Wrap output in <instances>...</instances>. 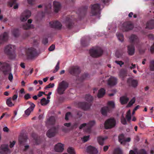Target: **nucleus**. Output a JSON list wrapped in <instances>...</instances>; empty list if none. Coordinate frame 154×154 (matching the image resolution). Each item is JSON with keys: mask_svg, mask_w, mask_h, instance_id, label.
Segmentation results:
<instances>
[{"mask_svg": "<svg viewBox=\"0 0 154 154\" xmlns=\"http://www.w3.org/2000/svg\"><path fill=\"white\" fill-rule=\"evenodd\" d=\"M150 69L151 71H154V60H152L150 63Z\"/></svg>", "mask_w": 154, "mask_h": 154, "instance_id": "nucleus-44", "label": "nucleus"}, {"mask_svg": "<svg viewBox=\"0 0 154 154\" xmlns=\"http://www.w3.org/2000/svg\"><path fill=\"white\" fill-rule=\"evenodd\" d=\"M127 82L131 86L134 87H136L138 85V82L137 80L131 78L128 79L127 81Z\"/></svg>", "mask_w": 154, "mask_h": 154, "instance_id": "nucleus-20", "label": "nucleus"}, {"mask_svg": "<svg viewBox=\"0 0 154 154\" xmlns=\"http://www.w3.org/2000/svg\"><path fill=\"white\" fill-rule=\"evenodd\" d=\"M86 99L88 101H91L93 99V97L90 95H87L85 97Z\"/></svg>", "mask_w": 154, "mask_h": 154, "instance_id": "nucleus-48", "label": "nucleus"}, {"mask_svg": "<svg viewBox=\"0 0 154 154\" xmlns=\"http://www.w3.org/2000/svg\"><path fill=\"white\" fill-rule=\"evenodd\" d=\"M17 97L18 96L17 94L14 95L11 98L12 101L15 102L16 101Z\"/></svg>", "mask_w": 154, "mask_h": 154, "instance_id": "nucleus-52", "label": "nucleus"}, {"mask_svg": "<svg viewBox=\"0 0 154 154\" xmlns=\"http://www.w3.org/2000/svg\"><path fill=\"white\" fill-rule=\"evenodd\" d=\"M66 25L69 28H71L73 26V23L71 20H69L66 22Z\"/></svg>", "mask_w": 154, "mask_h": 154, "instance_id": "nucleus-38", "label": "nucleus"}, {"mask_svg": "<svg viewBox=\"0 0 154 154\" xmlns=\"http://www.w3.org/2000/svg\"><path fill=\"white\" fill-rule=\"evenodd\" d=\"M105 94V90L104 88H102L100 89L97 94V97L99 98L102 97Z\"/></svg>", "mask_w": 154, "mask_h": 154, "instance_id": "nucleus-28", "label": "nucleus"}, {"mask_svg": "<svg viewBox=\"0 0 154 154\" xmlns=\"http://www.w3.org/2000/svg\"><path fill=\"white\" fill-rule=\"evenodd\" d=\"M109 110V109L108 107H104L101 109V113L103 115L106 116Z\"/></svg>", "mask_w": 154, "mask_h": 154, "instance_id": "nucleus-30", "label": "nucleus"}, {"mask_svg": "<svg viewBox=\"0 0 154 154\" xmlns=\"http://www.w3.org/2000/svg\"><path fill=\"white\" fill-rule=\"evenodd\" d=\"M10 150L8 149V145L2 144L0 146V153L1 154H7L10 153Z\"/></svg>", "mask_w": 154, "mask_h": 154, "instance_id": "nucleus-9", "label": "nucleus"}, {"mask_svg": "<svg viewBox=\"0 0 154 154\" xmlns=\"http://www.w3.org/2000/svg\"><path fill=\"white\" fill-rule=\"evenodd\" d=\"M55 48V46L54 45H52L48 48L49 51H52L54 50Z\"/></svg>", "mask_w": 154, "mask_h": 154, "instance_id": "nucleus-54", "label": "nucleus"}, {"mask_svg": "<svg viewBox=\"0 0 154 154\" xmlns=\"http://www.w3.org/2000/svg\"><path fill=\"white\" fill-rule=\"evenodd\" d=\"M54 86V83H50L48 85L46 86L45 87V89L48 88H53Z\"/></svg>", "mask_w": 154, "mask_h": 154, "instance_id": "nucleus-50", "label": "nucleus"}, {"mask_svg": "<svg viewBox=\"0 0 154 154\" xmlns=\"http://www.w3.org/2000/svg\"><path fill=\"white\" fill-rule=\"evenodd\" d=\"M55 68V69L53 72L54 73L56 72L58 70L59 68V66H56Z\"/></svg>", "mask_w": 154, "mask_h": 154, "instance_id": "nucleus-60", "label": "nucleus"}, {"mask_svg": "<svg viewBox=\"0 0 154 154\" xmlns=\"http://www.w3.org/2000/svg\"><path fill=\"white\" fill-rule=\"evenodd\" d=\"M57 132V130L55 128H53L48 131L47 135L48 137H51L54 136Z\"/></svg>", "mask_w": 154, "mask_h": 154, "instance_id": "nucleus-18", "label": "nucleus"}, {"mask_svg": "<svg viewBox=\"0 0 154 154\" xmlns=\"http://www.w3.org/2000/svg\"><path fill=\"white\" fill-rule=\"evenodd\" d=\"M117 83V80L116 78L111 77L108 81V85L111 86L116 85Z\"/></svg>", "mask_w": 154, "mask_h": 154, "instance_id": "nucleus-16", "label": "nucleus"}, {"mask_svg": "<svg viewBox=\"0 0 154 154\" xmlns=\"http://www.w3.org/2000/svg\"><path fill=\"white\" fill-rule=\"evenodd\" d=\"M12 34L15 37L18 36L19 34L18 30L17 29H14L12 31Z\"/></svg>", "mask_w": 154, "mask_h": 154, "instance_id": "nucleus-39", "label": "nucleus"}, {"mask_svg": "<svg viewBox=\"0 0 154 154\" xmlns=\"http://www.w3.org/2000/svg\"><path fill=\"white\" fill-rule=\"evenodd\" d=\"M33 71L32 69H30L29 70H27L24 72L25 75L26 76H28L30 74H31Z\"/></svg>", "mask_w": 154, "mask_h": 154, "instance_id": "nucleus-41", "label": "nucleus"}, {"mask_svg": "<svg viewBox=\"0 0 154 154\" xmlns=\"http://www.w3.org/2000/svg\"><path fill=\"white\" fill-rule=\"evenodd\" d=\"M95 124V122L94 121L90 122L88 123H83L79 127L80 129H83L85 130H89Z\"/></svg>", "mask_w": 154, "mask_h": 154, "instance_id": "nucleus-7", "label": "nucleus"}, {"mask_svg": "<svg viewBox=\"0 0 154 154\" xmlns=\"http://www.w3.org/2000/svg\"><path fill=\"white\" fill-rule=\"evenodd\" d=\"M24 97L26 99H28L30 98V95L29 94H27L24 96Z\"/></svg>", "mask_w": 154, "mask_h": 154, "instance_id": "nucleus-63", "label": "nucleus"}, {"mask_svg": "<svg viewBox=\"0 0 154 154\" xmlns=\"http://www.w3.org/2000/svg\"><path fill=\"white\" fill-rule=\"evenodd\" d=\"M150 51L152 53H153L154 52V43L153 45L151 48Z\"/></svg>", "mask_w": 154, "mask_h": 154, "instance_id": "nucleus-64", "label": "nucleus"}, {"mask_svg": "<svg viewBox=\"0 0 154 154\" xmlns=\"http://www.w3.org/2000/svg\"><path fill=\"white\" fill-rule=\"evenodd\" d=\"M121 121L122 123V124H123L124 125H125V124H126V119H125V118L124 117V116H123L122 118L121 119Z\"/></svg>", "mask_w": 154, "mask_h": 154, "instance_id": "nucleus-53", "label": "nucleus"}, {"mask_svg": "<svg viewBox=\"0 0 154 154\" xmlns=\"http://www.w3.org/2000/svg\"><path fill=\"white\" fill-rule=\"evenodd\" d=\"M15 141L14 140L11 141L10 142L9 146L10 148L13 147L15 143Z\"/></svg>", "mask_w": 154, "mask_h": 154, "instance_id": "nucleus-51", "label": "nucleus"}, {"mask_svg": "<svg viewBox=\"0 0 154 154\" xmlns=\"http://www.w3.org/2000/svg\"><path fill=\"white\" fill-rule=\"evenodd\" d=\"M50 26L52 28L59 29H61L62 26L60 23L57 21L51 22L50 23Z\"/></svg>", "mask_w": 154, "mask_h": 154, "instance_id": "nucleus-12", "label": "nucleus"}, {"mask_svg": "<svg viewBox=\"0 0 154 154\" xmlns=\"http://www.w3.org/2000/svg\"><path fill=\"white\" fill-rule=\"evenodd\" d=\"M53 6L54 12L57 13L60 10L61 5L59 2L54 1L53 3Z\"/></svg>", "mask_w": 154, "mask_h": 154, "instance_id": "nucleus-11", "label": "nucleus"}, {"mask_svg": "<svg viewBox=\"0 0 154 154\" xmlns=\"http://www.w3.org/2000/svg\"><path fill=\"white\" fill-rule=\"evenodd\" d=\"M100 8L98 4H95L92 6L91 13L92 15H95L99 11Z\"/></svg>", "mask_w": 154, "mask_h": 154, "instance_id": "nucleus-13", "label": "nucleus"}, {"mask_svg": "<svg viewBox=\"0 0 154 154\" xmlns=\"http://www.w3.org/2000/svg\"><path fill=\"white\" fill-rule=\"evenodd\" d=\"M81 107L85 110H86L89 109L90 106V104L84 102L80 103Z\"/></svg>", "mask_w": 154, "mask_h": 154, "instance_id": "nucleus-27", "label": "nucleus"}, {"mask_svg": "<svg viewBox=\"0 0 154 154\" xmlns=\"http://www.w3.org/2000/svg\"><path fill=\"white\" fill-rule=\"evenodd\" d=\"M135 101V100L134 98H133L129 103L127 107H130L132 106L134 103Z\"/></svg>", "mask_w": 154, "mask_h": 154, "instance_id": "nucleus-45", "label": "nucleus"}, {"mask_svg": "<svg viewBox=\"0 0 154 154\" xmlns=\"http://www.w3.org/2000/svg\"><path fill=\"white\" fill-rule=\"evenodd\" d=\"M87 151L91 154H97L98 152L97 149L91 146H88L87 149Z\"/></svg>", "mask_w": 154, "mask_h": 154, "instance_id": "nucleus-19", "label": "nucleus"}, {"mask_svg": "<svg viewBox=\"0 0 154 154\" xmlns=\"http://www.w3.org/2000/svg\"><path fill=\"white\" fill-rule=\"evenodd\" d=\"M26 52L27 56L30 58H33L37 55L35 49L33 48H28Z\"/></svg>", "mask_w": 154, "mask_h": 154, "instance_id": "nucleus-10", "label": "nucleus"}, {"mask_svg": "<svg viewBox=\"0 0 154 154\" xmlns=\"http://www.w3.org/2000/svg\"><path fill=\"white\" fill-rule=\"evenodd\" d=\"M133 27V25L131 24L128 22H125L121 26L120 29L122 31L126 32L132 29Z\"/></svg>", "mask_w": 154, "mask_h": 154, "instance_id": "nucleus-6", "label": "nucleus"}, {"mask_svg": "<svg viewBox=\"0 0 154 154\" xmlns=\"http://www.w3.org/2000/svg\"><path fill=\"white\" fill-rule=\"evenodd\" d=\"M137 153V149H135L134 151L131 150L130 151L129 154H136Z\"/></svg>", "mask_w": 154, "mask_h": 154, "instance_id": "nucleus-57", "label": "nucleus"}, {"mask_svg": "<svg viewBox=\"0 0 154 154\" xmlns=\"http://www.w3.org/2000/svg\"><path fill=\"white\" fill-rule=\"evenodd\" d=\"M14 103L15 102L12 101L11 97L8 98L6 100V103L9 107L14 106Z\"/></svg>", "mask_w": 154, "mask_h": 154, "instance_id": "nucleus-25", "label": "nucleus"}, {"mask_svg": "<svg viewBox=\"0 0 154 154\" xmlns=\"http://www.w3.org/2000/svg\"><path fill=\"white\" fill-rule=\"evenodd\" d=\"M116 35L119 41H120L121 42H122L123 41V35L122 34L117 33L116 34Z\"/></svg>", "mask_w": 154, "mask_h": 154, "instance_id": "nucleus-37", "label": "nucleus"}, {"mask_svg": "<svg viewBox=\"0 0 154 154\" xmlns=\"http://www.w3.org/2000/svg\"><path fill=\"white\" fill-rule=\"evenodd\" d=\"M128 52L129 55H133L134 53V48L133 45H129L128 47Z\"/></svg>", "mask_w": 154, "mask_h": 154, "instance_id": "nucleus-26", "label": "nucleus"}, {"mask_svg": "<svg viewBox=\"0 0 154 154\" xmlns=\"http://www.w3.org/2000/svg\"><path fill=\"white\" fill-rule=\"evenodd\" d=\"M30 105V107L25 111V114L27 116H29L31 112H32L35 107L34 104L31 102H29Z\"/></svg>", "mask_w": 154, "mask_h": 154, "instance_id": "nucleus-15", "label": "nucleus"}, {"mask_svg": "<svg viewBox=\"0 0 154 154\" xmlns=\"http://www.w3.org/2000/svg\"><path fill=\"white\" fill-rule=\"evenodd\" d=\"M119 140L121 144H125V139L123 134H121L119 136Z\"/></svg>", "mask_w": 154, "mask_h": 154, "instance_id": "nucleus-33", "label": "nucleus"}, {"mask_svg": "<svg viewBox=\"0 0 154 154\" xmlns=\"http://www.w3.org/2000/svg\"><path fill=\"white\" fill-rule=\"evenodd\" d=\"M34 27V26L32 25H30L26 24L23 26V28L24 29H29L30 28H32Z\"/></svg>", "mask_w": 154, "mask_h": 154, "instance_id": "nucleus-34", "label": "nucleus"}, {"mask_svg": "<svg viewBox=\"0 0 154 154\" xmlns=\"http://www.w3.org/2000/svg\"><path fill=\"white\" fill-rule=\"evenodd\" d=\"M13 76L12 74L11 73H10L9 74V76H8V79L9 80L11 81L13 79Z\"/></svg>", "mask_w": 154, "mask_h": 154, "instance_id": "nucleus-58", "label": "nucleus"}, {"mask_svg": "<svg viewBox=\"0 0 154 154\" xmlns=\"http://www.w3.org/2000/svg\"><path fill=\"white\" fill-rule=\"evenodd\" d=\"M116 124L115 119L113 118H110L107 120L105 122L104 127L106 129H108L113 128Z\"/></svg>", "mask_w": 154, "mask_h": 154, "instance_id": "nucleus-4", "label": "nucleus"}, {"mask_svg": "<svg viewBox=\"0 0 154 154\" xmlns=\"http://www.w3.org/2000/svg\"><path fill=\"white\" fill-rule=\"evenodd\" d=\"M136 67V65L135 64H131V66L129 67L130 69H134Z\"/></svg>", "mask_w": 154, "mask_h": 154, "instance_id": "nucleus-62", "label": "nucleus"}, {"mask_svg": "<svg viewBox=\"0 0 154 154\" xmlns=\"http://www.w3.org/2000/svg\"><path fill=\"white\" fill-rule=\"evenodd\" d=\"M72 117V115L70 112H68L66 114L65 119L66 120L68 119L69 118Z\"/></svg>", "mask_w": 154, "mask_h": 154, "instance_id": "nucleus-49", "label": "nucleus"}, {"mask_svg": "<svg viewBox=\"0 0 154 154\" xmlns=\"http://www.w3.org/2000/svg\"><path fill=\"white\" fill-rule=\"evenodd\" d=\"M55 121V119L54 117L51 116L48 119L46 122V125L49 124H52Z\"/></svg>", "mask_w": 154, "mask_h": 154, "instance_id": "nucleus-29", "label": "nucleus"}, {"mask_svg": "<svg viewBox=\"0 0 154 154\" xmlns=\"http://www.w3.org/2000/svg\"><path fill=\"white\" fill-rule=\"evenodd\" d=\"M67 152L69 154H75L74 149L72 147H69L67 149Z\"/></svg>", "mask_w": 154, "mask_h": 154, "instance_id": "nucleus-40", "label": "nucleus"}, {"mask_svg": "<svg viewBox=\"0 0 154 154\" xmlns=\"http://www.w3.org/2000/svg\"><path fill=\"white\" fill-rule=\"evenodd\" d=\"M115 62L117 64L121 66L124 64V63L121 61L116 60L115 61Z\"/></svg>", "mask_w": 154, "mask_h": 154, "instance_id": "nucleus-55", "label": "nucleus"}, {"mask_svg": "<svg viewBox=\"0 0 154 154\" xmlns=\"http://www.w3.org/2000/svg\"><path fill=\"white\" fill-rule=\"evenodd\" d=\"M89 138V136H85L81 138L82 141L85 142L88 140Z\"/></svg>", "mask_w": 154, "mask_h": 154, "instance_id": "nucleus-46", "label": "nucleus"}, {"mask_svg": "<svg viewBox=\"0 0 154 154\" xmlns=\"http://www.w3.org/2000/svg\"><path fill=\"white\" fill-rule=\"evenodd\" d=\"M16 0H11V2L9 3V4L10 7H11L12 6L13 4L15 3Z\"/></svg>", "mask_w": 154, "mask_h": 154, "instance_id": "nucleus-56", "label": "nucleus"}, {"mask_svg": "<svg viewBox=\"0 0 154 154\" xmlns=\"http://www.w3.org/2000/svg\"><path fill=\"white\" fill-rule=\"evenodd\" d=\"M119 76L122 79H123L124 76H125V72L123 71H121L119 73Z\"/></svg>", "mask_w": 154, "mask_h": 154, "instance_id": "nucleus-47", "label": "nucleus"}, {"mask_svg": "<svg viewBox=\"0 0 154 154\" xmlns=\"http://www.w3.org/2000/svg\"><path fill=\"white\" fill-rule=\"evenodd\" d=\"M64 145L63 144L59 143L55 145L54 149L56 152H62L64 149Z\"/></svg>", "mask_w": 154, "mask_h": 154, "instance_id": "nucleus-17", "label": "nucleus"}, {"mask_svg": "<svg viewBox=\"0 0 154 154\" xmlns=\"http://www.w3.org/2000/svg\"><path fill=\"white\" fill-rule=\"evenodd\" d=\"M68 87V84L66 81H63L60 82L57 89L58 93L60 95L63 94Z\"/></svg>", "mask_w": 154, "mask_h": 154, "instance_id": "nucleus-1", "label": "nucleus"}, {"mask_svg": "<svg viewBox=\"0 0 154 154\" xmlns=\"http://www.w3.org/2000/svg\"><path fill=\"white\" fill-rule=\"evenodd\" d=\"M146 28L152 29L154 28V20L148 21L146 23Z\"/></svg>", "mask_w": 154, "mask_h": 154, "instance_id": "nucleus-21", "label": "nucleus"}, {"mask_svg": "<svg viewBox=\"0 0 154 154\" xmlns=\"http://www.w3.org/2000/svg\"><path fill=\"white\" fill-rule=\"evenodd\" d=\"M137 36L135 35H131L129 38L130 41L131 42H135L137 39Z\"/></svg>", "mask_w": 154, "mask_h": 154, "instance_id": "nucleus-35", "label": "nucleus"}, {"mask_svg": "<svg viewBox=\"0 0 154 154\" xmlns=\"http://www.w3.org/2000/svg\"><path fill=\"white\" fill-rule=\"evenodd\" d=\"M107 139V137H99L97 138V140L99 143L101 145H103L104 144V140Z\"/></svg>", "mask_w": 154, "mask_h": 154, "instance_id": "nucleus-23", "label": "nucleus"}, {"mask_svg": "<svg viewBox=\"0 0 154 154\" xmlns=\"http://www.w3.org/2000/svg\"><path fill=\"white\" fill-rule=\"evenodd\" d=\"M16 49L15 47L13 45H9L5 46L4 49V52L7 54L11 55H13L15 56L14 51Z\"/></svg>", "mask_w": 154, "mask_h": 154, "instance_id": "nucleus-3", "label": "nucleus"}, {"mask_svg": "<svg viewBox=\"0 0 154 154\" xmlns=\"http://www.w3.org/2000/svg\"><path fill=\"white\" fill-rule=\"evenodd\" d=\"M49 101V100H46L45 98H43L41 100L40 102L42 105L45 106L47 105Z\"/></svg>", "mask_w": 154, "mask_h": 154, "instance_id": "nucleus-31", "label": "nucleus"}, {"mask_svg": "<svg viewBox=\"0 0 154 154\" xmlns=\"http://www.w3.org/2000/svg\"><path fill=\"white\" fill-rule=\"evenodd\" d=\"M103 53V51L101 48L97 47L91 49L90 51L91 55L93 57H96L100 56Z\"/></svg>", "mask_w": 154, "mask_h": 154, "instance_id": "nucleus-2", "label": "nucleus"}, {"mask_svg": "<svg viewBox=\"0 0 154 154\" xmlns=\"http://www.w3.org/2000/svg\"><path fill=\"white\" fill-rule=\"evenodd\" d=\"M108 105L109 106L114 108L115 106L114 102L113 101H109L108 102Z\"/></svg>", "mask_w": 154, "mask_h": 154, "instance_id": "nucleus-43", "label": "nucleus"}, {"mask_svg": "<svg viewBox=\"0 0 154 154\" xmlns=\"http://www.w3.org/2000/svg\"><path fill=\"white\" fill-rule=\"evenodd\" d=\"M128 100V98L126 96H122L121 97L120 99V102L122 104L126 103Z\"/></svg>", "mask_w": 154, "mask_h": 154, "instance_id": "nucleus-24", "label": "nucleus"}, {"mask_svg": "<svg viewBox=\"0 0 154 154\" xmlns=\"http://www.w3.org/2000/svg\"><path fill=\"white\" fill-rule=\"evenodd\" d=\"M1 70L5 75H6L11 71V68L9 65L6 63L0 62Z\"/></svg>", "mask_w": 154, "mask_h": 154, "instance_id": "nucleus-5", "label": "nucleus"}, {"mask_svg": "<svg viewBox=\"0 0 154 154\" xmlns=\"http://www.w3.org/2000/svg\"><path fill=\"white\" fill-rule=\"evenodd\" d=\"M113 154H122V152L120 148H117L115 149Z\"/></svg>", "mask_w": 154, "mask_h": 154, "instance_id": "nucleus-36", "label": "nucleus"}, {"mask_svg": "<svg viewBox=\"0 0 154 154\" xmlns=\"http://www.w3.org/2000/svg\"><path fill=\"white\" fill-rule=\"evenodd\" d=\"M8 38V35L7 33H4L0 36V44L3 42L6 41Z\"/></svg>", "mask_w": 154, "mask_h": 154, "instance_id": "nucleus-22", "label": "nucleus"}, {"mask_svg": "<svg viewBox=\"0 0 154 154\" xmlns=\"http://www.w3.org/2000/svg\"><path fill=\"white\" fill-rule=\"evenodd\" d=\"M45 7V9L47 12H49L50 10H51L52 8V6L51 4L48 3V4L44 5Z\"/></svg>", "mask_w": 154, "mask_h": 154, "instance_id": "nucleus-32", "label": "nucleus"}, {"mask_svg": "<svg viewBox=\"0 0 154 154\" xmlns=\"http://www.w3.org/2000/svg\"><path fill=\"white\" fill-rule=\"evenodd\" d=\"M69 72L72 75H74L79 72V69L78 66H73L70 67L69 70Z\"/></svg>", "mask_w": 154, "mask_h": 154, "instance_id": "nucleus-14", "label": "nucleus"}, {"mask_svg": "<svg viewBox=\"0 0 154 154\" xmlns=\"http://www.w3.org/2000/svg\"><path fill=\"white\" fill-rule=\"evenodd\" d=\"M3 130L5 132H8L9 131V129L7 127L5 126L3 128Z\"/></svg>", "mask_w": 154, "mask_h": 154, "instance_id": "nucleus-61", "label": "nucleus"}, {"mask_svg": "<svg viewBox=\"0 0 154 154\" xmlns=\"http://www.w3.org/2000/svg\"><path fill=\"white\" fill-rule=\"evenodd\" d=\"M31 15L30 11H26L21 14L20 17V20L22 21H25Z\"/></svg>", "mask_w": 154, "mask_h": 154, "instance_id": "nucleus-8", "label": "nucleus"}, {"mask_svg": "<svg viewBox=\"0 0 154 154\" xmlns=\"http://www.w3.org/2000/svg\"><path fill=\"white\" fill-rule=\"evenodd\" d=\"M126 117L128 121H130L131 119V111L129 110L127 112Z\"/></svg>", "mask_w": 154, "mask_h": 154, "instance_id": "nucleus-42", "label": "nucleus"}, {"mask_svg": "<svg viewBox=\"0 0 154 154\" xmlns=\"http://www.w3.org/2000/svg\"><path fill=\"white\" fill-rule=\"evenodd\" d=\"M45 94V92L40 91L38 92V94L37 96L38 97H40L42 96L43 94Z\"/></svg>", "mask_w": 154, "mask_h": 154, "instance_id": "nucleus-59", "label": "nucleus"}]
</instances>
